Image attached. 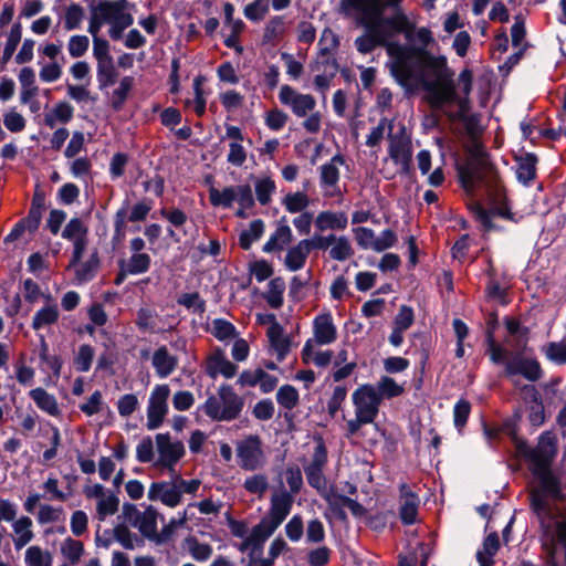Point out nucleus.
I'll list each match as a JSON object with an SVG mask.
<instances>
[{"label": "nucleus", "mask_w": 566, "mask_h": 566, "mask_svg": "<svg viewBox=\"0 0 566 566\" xmlns=\"http://www.w3.org/2000/svg\"><path fill=\"white\" fill-rule=\"evenodd\" d=\"M388 54L394 59L391 74L406 91L422 87L431 108L443 111L452 105L459 94L453 80V71L448 67L444 56H433L427 52L416 53L402 44H391Z\"/></svg>", "instance_id": "nucleus-1"}, {"label": "nucleus", "mask_w": 566, "mask_h": 566, "mask_svg": "<svg viewBox=\"0 0 566 566\" xmlns=\"http://www.w3.org/2000/svg\"><path fill=\"white\" fill-rule=\"evenodd\" d=\"M530 463L533 475L538 481L537 491L553 497H560V489L557 479L554 476L551 465L557 453V439L552 431H544L536 447L525 448L523 451Z\"/></svg>", "instance_id": "nucleus-2"}, {"label": "nucleus", "mask_w": 566, "mask_h": 566, "mask_svg": "<svg viewBox=\"0 0 566 566\" xmlns=\"http://www.w3.org/2000/svg\"><path fill=\"white\" fill-rule=\"evenodd\" d=\"M457 171L461 186L470 195L479 188L491 189L496 186L497 172L476 139H472L468 147V158L457 165Z\"/></svg>", "instance_id": "nucleus-3"}, {"label": "nucleus", "mask_w": 566, "mask_h": 566, "mask_svg": "<svg viewBox=\"0 0 566 566\" xmlns=\"http://www.w3.org/2000/svg\"><path fill=\"white\" fill-rule=\"evenodd\" d=\"M379 390L371 384L360 385L352 395L355 418L346 422V437H355L365 424L374 423L381 405Z\"/></svg>", "instance_id": "nucleus-4"}, {"label": "nucleus", "mask_w": 566, "mask_h": 566, "mask_svg": "<svg viewBox=\"0 0 566 566\" xmlns=\"http://www.w3.org/2000/svg\"><path fill=\"white\" fill-rule=\"evenodd\" d=\"M459 84L462 86L461 92L462 95H457L452 101V104L458 106V111H448L443 109L442 112L447 115V117L452 120H459L464 125L465 132L471 139H476L478 136L482 133V127L480 124V115L478 114H469L471 109V101L470 94L473 88V73L469 69H464L459 74Z\"/></svg>", "instance_id": "nucleus-5"}, {"label": "nucleus", "mask_w": 566, "mask_h": 566, "mask_svg": "<svg viewBox=\"0 0 566 566\" xmlns=\"http://www.w3.org/2000/svg\"><path fill=\"white\" fill-rule=\"evenodd\" d=\"M244 399L230 385H221L217 395L207 398L200 409L212 421H232L241 415Z\"/></svg>", "instance_id": "nucleus-6"}, {"label": "nucleus", "mask_w": 566, "mask_h": 566, "mask_svg": "<svg viewBox=\"0 0 566 566\" xmlns=\"http://www.w3.org/2000/svg\"><path fill=\"white\" fill-rule=\"evenodd\" d=\"M130 3L128 0H105L90 4V19L87 31H101L102 27L107 23H115L133 15L127 12Z\"/></svg>", "instance_id": "nucleus-7"}, {"label": "nucleus", "mask_w": 566, "mask_h": 566, "mask_svg": "<svg viewBox=\"0 0 566 566\" xmlns=\"http://www.w3.org/2000/svg\"><path fill=\"white\" fill-rule=\"evenodd\" d=\"M118 518H123L124 522L137 528L143 537L155 543L158 511L153 505L146 506L142 512L135 504L124 503Z\"/></svg>", "instance_id": "nucleus-8"}, {"label": "nucleus", "mask_w": 566, "mask_h": 566, "mask_svg": "<svg viewBox=\"0 0 566 566\" xmlns=\"http://www.w3.org/2000/svg\"><path fill=\"white\" fill-rule=\"evenodd\" d=\"M238 465L244 471L262 469L266 463L263 442L258 434H249L235 444Z\"/></svg>", "instance_id": "nucleus-9"}, {"label": "nucleus", "mask_w": 566, "mask_h": 566, "mask_svg": "<svg viewBox=\"0 0 566 566\" xmlns=\"http://www.w3.org/2000/svg\"><path fill=\"white\" fill-rule=\"evenodd\" d=\"M328 462L327 449L322 438L317 439L313 454L308 463L304 464V472L307 483L323 496L326 491L327 480L324 475V469Z\"/></svg>", "instance_id": "nucleus-10"}, {"label": "nucleus", "mask_w": 566, "mask_h": 566, "mask_svg": "<svg viewBox=\"0 0 566 566\" xmlns=\"http://www.w3.org/2000/svg\"><path fill=\"white\" fill-rule=\"evenodd\" d=\"M314 338L307 339L302 349V359L305 364L312 358L314 345H328L336 340L337 332L329 313L315 317L313 323Z\"/></svg>", "instance_id": "nucleus-11"}, {"label": "nucleus", "mask_w": 566, "mask_h": 566, "mask_svg": "<svg viewBox=\"0 0 566 566\" xmlns=\"http://www.w3.org/2000/svg\"><path fill=\"white\" fill-rule=\"evenodd\" d=\"M374 28L385 35L386 50L388 51L389 45L399 44L398 42H390L395 35L402 33L407 41L411 42L415 32V23H412L408 17L398 9L391 17H385L381 22L374 24Z\"/></svg>", "instance_id": "nucleus-12"}, {"label": "nucleus", "mask_w": 566, "mask_h": 566, "mask_svg": "<svg viewBox=\"0 0 566 566\" xmlns=\"http://www.w3.org/2000/svg\"><path fill=\"white\" fill-rule=\"evenodd\" d=\"M158 467L174 471L175 465L185 455L186 450L182 441L172 440L169 433H158L155 437Z\"/></svg>", "instance_id": "nucleus-13"}, {"label": "nucleus", "mask_w": 566, "mask_h": 566, "mask_svg": "<svg viewBox=\"0 0 566 566\" xmlns=\"http://www.w3.org/2000/svg\"><path fill=\"white\" fill-rule=\"evenodd\" d=\"M170 388L168 385H156L150 392L147 406V422L148 430L158 429L168 413V398Z\"/></svg>", "instance_id": "nucleus-14"}, {"label": "nucleus", "mask_w": 566, "mask_h": 566, "mask_svg": "<svg viewBox=\"0 0 566 566\" xmlns=\"http://www.w3.org/2000/svg\"><path fill=\"white\" fill-rule=\"evenodd\" d=\"M513 385L520 390L521 397L527 405V419L533 427H541L546 420L545 407L542 395L534 385H522L520 380H513Z\"/></svg>", "instance_id": "nucleus-15"}, {"label": "nucleus", "mask_w": 566, "mask_h": 566, "mask_svg": "<svg viewBox=\"0 0 566 566\" xmlns=\"http://www.w3.org/2000/svg\"><path fill=\"white\" fill-rule=\"evenodd\" d=\"M345 164V158L336 154L329 161L319 167V185L325 197L333 198L340 196L339 167Z\"/></svg>", "instance_id": "nucleus-16"}, {"label": "nucleus", "mask_w": 566, "mask_h": 566, "mask_svg": "<svg viewBox=\"0 0 566 566\" xmlns=\"http://www.w3.org/2000/svg\"><path fill=\"white\" fill-rule=\"evenodd\" d=\"M294 496L286 490L275 493L271 497V505L266 516L261 521L273 532L283 523L291 512Z\"/></svg>", "instance_id": "nucleus-17"}, {"label": "nucleus", "mask_w": 566, "mask_h": 566, "mask_svg": "<svg viewBox=\"0 0 566 566\" xmlns=\"http://www.w3.org/2000/svg\"><path fill=\"white\" fill-rule=\"evenodd\" d=\"M281 104L289 106L297 117H305L316 106L315 98L310 94H302L290 85H282L279 93Z\"/></svg>", "instance_id": "nucleus-18"}, {"label": "nucleus", "mask_w": 566, "mask_h": 566, "mask_svg": "<svg viewBox=\"0 0 566 566\" xmlns=\"http://www.w3.org/2000/svg\"><path fill=\"white\" fill-rule=\"evenodd\" d=\"M344 11L356 10L363 14L361 24L374 25L385 18V4L380 0H342Z\"/></svg>", "instance_id": "nucleus-19"}, {"label": "nucleus", "mask_w": 566, "mask_h": 566, "mask_svg": "<svg viewBox=\"0 0 566 566\" xmlns=\"http://www.w3.org/2000/svg\"><path fill=\"white\" fill-rule=\"evenodd\" d=\"M504 374L507 377L522 375L530 381H537L543 377V370L539 363L536 359L526 358L521 355H517L505 363Z\"/></svg>", "instance_id": "nucleus-20"}, {"label": "nucleus", "mask_w": 566, "mask_h": 566, "mask_svg": "<svg viewBox=\"0 0 566 566\" xmlns=\"http://www.w3.org/2000/svg\"><path fill=\"white\" fill-rule=\"evenodd\" d=\"M274 532L270 530L262 521H260L255 526L252 527L250 534H247L245 537H242L243 541L239 544L238 549L242 553L250 551L249 560L254 559L256 554H260L263 548V544L265 541L273 534Z\"/></svg>", "instance_id": "nucleus-21"}, {"label": "nucleus", "mask_w": 566, "mask_h": 566, "mask_svg": "<svg viewBox=\"0 0 566 566\" xmlns=\"http://www.w3.org/2000/svg\"><path fill=\"white\" fill-rule=\"evenodd\" d=\"M148 499L150 501H160L168 507H176L181 503V496L178 494L172 478L169 481L151 483L148 490Z\"/></svg>", "instance_id": "nucleus-22"}, {"label": "nucleus", "mask_w": 566, "mask_h": 566, "mask_svg": "<svg viewBox=\"0 0 566 566\" xmlns=\"http://www.w3.org/2000/svg\"><path fill=\"white\" fill-rule=\"evenodd\" d=\"M271 318L275 321V316L273 314L271 315ZM268 337L271 348L276 355V359L279 361H283L291 348V340L284 334L283 327L277 322H273L268 329Z\"/></svg>", "instance_id": "nucleus-23"}, {"label": "nucleus", "mask_w": 566, "mask_h": 566, "mask_svg": "<svg viewBox=\"0 0 566 566\" xmlns=\"http://www.w3.org/2000/svg\"><path fill=\"white\" fill-rule=\"evenodd\" d=\"M292 239L293 234L290 226L287 224L286 217H282L277 222L275 231L263 245V251L266 253L282 251L285 245L292 242Z\"/></svg>", "instance_id": "nucleus-24"}, {"label": "nucleus", "mask_w": 566, "mask_h": 566, "mask_svg": "<svg viewBox=\"0 0 566 566\" xmlns=\"http://www.w3.org/2000/svg\"><path fill=\"white\" fill-rule=\"evenodd\" d=\"M388 153L392 161L400 167L402 174L410 171L412 151L408 143L390 136Z\"/></svg>", "instance_id": "nucleus-25"}, {"label": "nucleus", "mask_w": 566, "mask_h": 566, "mask_svg": "<svg viewBox=\"0 0 566 566\" xmlns=\"http://www.w3.org/2000/svg\"><path fill=\"white\" fill-rule=\"evenodd\" d=\"M401 503L399 515L403 524L411 525L417 522L419 499L406 484L400 488Z\"/></svg>", "instance_id": "nucleus-26"}, {"label": "nucleus", "mask_w": 566, "mask_h": 566, "mask_svg": "<svg viewBox=\"0 0 566 566\" xmlns=\"http://www.w3.org/2000/svg\"><path fill=\"white\" fill-rule=\"evenodd\" d=\"M237 370V365L231 363L220 350L210 356L206 367V373L211 378H216L219 374L226 378H232Z\"/></svg>", "instance_id": "nucleus-27"}, {"label": "nucleus", "mask_w": 566, "mask_h": 566, "mask_svg": "<svg viewBox=\"0 0 566 566\" xmlns=\"http://www.w3.org/2000/svg\"><path fill=\"white\" fill-rule=\"evenodd\" d=\"M153 367L159 378L170 376L178 366V358L171 355L166 346L155 350L151 358Z\"/></svg>", "instance_id": "nucleus-28"}, {"label": "nucleus", "mask_w": 566, "mask_h": 566, "mask_svg": "<svg viewBox=\"0 0 566 566\" xmlns=\"http://www.w3.org/2000/svg\"><path fill=\"white\" fill-rule=\"evenodd\" d=\"M367 32L355 40V46L361 54L371 53L377 46H385V34L380 33L374 25L363 24Z\"/></svg>", "instance_id": "nucleus-29"}, {"label": "nucleus", "mask_w": 566, "mask_h": 566, "mask_svg": "<svg viewBox=\"0 0 566 566\" xmlns=\"http://www.w3.org/2000/svg\"><path fill=\"white\" fill-rule=\"evenodd\" d=\"M348 224L345 212L322 211L315 219V227L321 232L326 230H344Z\"/></svg>", "instance_id": "nucleus-30"}, {"label": "nucleus", "mask_w": 566, "mask_h": 566, "mask_svg": "<svg viewBox=\"0 0 566 566\" xmlns=\"http://www.w3.org/2000/svg\"><path fill=\"white\" fill-rule=\"evenodd\" d=\"M310 252L308 239L301 240L296 245L287 251L284 260L285 266L292 272L302 269Z\"/></svg>", "instance_id": "nucleus-31"}, {"label": "nucleus", "mask_w": 566, "mask_h": 566, "mask_svg": "<svg viewBox=\"0 0 566 566\" xmlns=\"http://www.w3.org/2000/svg\"><path fill=\"white\" fill-rule=\"evenodd\" d=\"M112 534L114 541L119 543L125 549H134L145 545L144 538L133 533L126 522L117 524L112 530Z\"/></svg>", "instance_id": "nucleus-32"}, {"label": "nucleus", "mask_w": 566, "mask_h": 566, "mask_svg": "<svg viewBox=\"0 0 566 566\" xmlns=\"http://www.w3.org/2000/svg\"><path fill=\"white\" fill-rule=\"evenodd\" d=\"M85 19V9L76 2H71L65 7L63 15L59 20L65 31L77 30L82 27Z\"/></svg>", "instance_id": "nucleus-33"}, {"label": "nucleus", "mask_w": 566, "mask_h": 566, "mask_svg": "<svg viewBox=\"0 0 566 566\" xmlns=\"http://www.w3.org/2000/svg\"><path fill=\"white\" fill-rule=\"evenodd\" d=\"M12 523V530L17 537L13 539L14 548L17 551L24 547L29 544L34 534L32 532V520L29 516H21L18 520H14Z\"/></svg>", "instance_id": "nucleus-34"}, {"label": "nucleus", "mask_w": 566, "mask_h": 566, "mask_svg": "<svg viewBox=\"0 0 566 566\" xmlns=\"http://www.w3.org/2000/svg\"><path fill=\"white\" fill-rule=\"evenodd\" d=\"M500 548V539L497 533L493 532L489 534L482 545V549L478 551L476 559L479 562V566H493L494 559L493 557L497 553Z\"/></svg>", "instance_id": "nucleus-35"}, {"label": "nucleus", "mask_w": 566, "mask_h": 566, "mask_svg": "<svg viewBox=\"0 0 566 566\" xmlns=\"http://www.w3.org/2000/svg\"><path fill=\"white\" fill-rule=\"evenodd\" d=\"M151 259L147 253H133L128 260L118 262L119 269H125L130 275L146 273L150 268Z\"/></svg>", "instance_id": "nucleus-36"}, {"label": "nucleus", "mask_w": 566, "mask_h": 566, "mask_svg": "<svg viewBox=\"0 0 566 566\" xmlns=\"http://www.w3.org/2000/svg\"><path fill=\"white\" fill-rule=\"evenodd\" d=\"M30 397L33 399L38 408L45 411L50 416H57L60 413L59 405L55 397L49 394L43 388L39 387L30 391Z\"/></svg>", "instance_id": "nucleus-37"}, {"label": "nucleus", "mask_w": 566, "mask_h": 566, "mask_svg": "<svg viewBox=\"0 0 566 566\" xmlns=\"http://www.w3.org/2000/svg\"><path fill=\"white\" fill-rule=\"evenodd\" d=\"M537 158L533 154H526L517 158L516 177L518 181L528 185L536 177Z\"/></svg>", "instance_id": "nucleus-38"}, {"label": "nucleus", "mask_w": 566, "mask_h": 566, "mask_svg": "<svg viewBox=\"0 0 566 566\" xmlns=\"http://www.w3.org/2000/svg\"><path fill=\"white\" fill-rule=\"evenodd\" d=\"M96 77L99 90H104L116 82L117 71L113 57L97 62Z\"/></svg>", "instance_id": "nucleus-39"}, {"label": "nucleus", "mask_w": 566, "mask_h": 566, "mask_svg": "<svg viewBox=\"0 0 566 566\" xmlns=\"http://www.w3.org/2000/svg\"><path fill=\"white\" fill-rule=\"evenodd\" d=\"M324 499L333 509L339 505L346 506L355 516H361L366 512L365 507L359 502L346 495L329 492L324 494Z\"/></svg>", "instance_id": "nucleus-40"}, {"label": "nucleus", "mask_w": 566, "mask_h": 566, "mask_svg": "<svg viewBox=\"0 0 566 566\" xmlns=\"http://www.w3.org/2000/svg\"><path fill=\"white\" fill-rule=\"evenodd\" d=\"M119 507V499L116 492L109 491L96 503V516L99 521H104L107 516L114 515Z\"/></svg>", "instance_id": "nucleus-41"}, {"label": "nucleus", "mask_w": 566, "mask_h": 566, "mask_svg": "<svg viewBox=\"0 0 566 566\" xmlns=\"http://www.w3.org/2000/svg\"><path fill=\"white\" fill-rule=\"evenodd\" d=\"M285 282L282 277H274L268 284V291L264 294L266 303L272 308H280L283 305V293Z\"/></svg>", "instance_id": "nucleus-42"}, {"label": "nucleus", "mask_w": 566, "mask_h": 566, "mask_svg": "<svg viewBox=\"0 0 566 566\" xmlns=\"http://www.w3.org/2000/svg\"><path fill=\"white\" fill-rule=\"evenodd\" d=\"M24 562L27 566H52L53 557L49 551L32 545L25 551Z\"/></svg>", "instance_id": "nucleus-43"}, {"label": "nucleus", "mask_w": 566, "mask_h": 566, "mask_svg": "<svg viewBox=\"0 0 566 566\" xmlns=\"http://www.w3.org/2000/svg\"><path fill=\"white\" fill-rule=\"evenodd\" d=\"M237 186H229L223 190H218L214 187L209 189V200L213 207L230 208L235 201Z\"/></svg>", "instance_id": "nucleus-44"}, {"label": "nucleus", "mask_w": 566, "mask_h": 566, "mask_svg": "<svg viewBox=\"0 0 566 566\" xmlns=\"http://www.w3.org/2000/svg\"><path fill=\"white\" fill-rule=\"evenodd\" d=\"M60 316L56 305H48L40 308L32 318V328L39 331L40 328L52 325L57 322Z\"/></svg>", "instance_id": "nucleus-45"}, {"label": "nucleus", "mask_w": 566, "mask_h": 566, "mask_svg": "<svg viewBox=\"0 0 566 566\" xmlns=\"http://www.w3.org/2000/svg\"><path fill=\"white\" fill-rule=\"evenodd\" d=\"M264 232V222L255 219L250 223L249 229L243 230L239 235V243L243 250H249L252 243L259 240Z\"/></svg>", "instance_id": "nucleus-46"}, {"label": "nucleus", "mask_w": 566, "mask_h": 566, "mask_svg": "<svg viewBox=\"0 0 566 566\" xmlns=\"http://www.w3.org/2000/svg\"><path fill=\"white\" fill-rule=\"evenodd\" d=\"M377 390H379L378 396L380 397V400L382 401L384 398L391 399L396 398L403 394L405 388L402 385H399L394 378L389 376H382L378 380L377 385L375 386Z\"/></svg>", "instance_id": "nucleus-47"}, {"label": "nucleus", "mask_w": 566, "mask_h": 566, "mask_svg": "<svg viewBox=\"0 0 566 566\" xmlns=\"http://www.w3.org/2000/svg\"><path fill=\"white\" fill-rule=\"evenodd\" d=\"M546 358L556 365H566V339L549 342L542 347Z\"/></svg>", "instance_id": "nucleus-48"}, {"label": "nucleus", "mask_w": 566, "mask_h": 566, "mask_svg": "<svg viewBox=\"0 0 566 566\" xmlns=\"http://www.w3.org/2000/svg\"><path fill=\"white\" fill-rule=\"evenodd\" d=\"M354 255V249L349 239L345 235L336 237L331 250L329 256L336 261H345Z\"/></svg>", "instance_id": "nucleus-49"}, {"label": "nucleus", "mask_w": 566, "mask_h": 566, "mask_svg": "<svg viewBox=\"0 0 566 566\" xmlns=\"http://www.w3.org/2000/svg\"><path fill=\"white\" fill-rule=\"evenodd\" d=\"M285 31V23L282 17H273L271 18L263 32V42L264 43H273L276 41L280 36L283 35Z\"/></svg>", "instance_id": "nucleus-50"}, {"label": "nucleus", "mask_w": 566, "mask_h": 566, "mask_svg": "<svg viewBox=\"0 0 566 566\" xmlns=\"http://www.w3.org/2000/svg\"><path fill=\"white\" fill-rule=\"evenodd\" d=\"M22 38V25L20 22L14 23L9 32L7 43L3 50L2 61L7 63L13 55L17 50L18 44L20 43Z\"/></svg>", "instance_id": "nucleus-51"}, {"label": "nucleus", "mask_w": 566, "mask_h": 566, "mask_svg": "<svg viewBox=\"0 0 566 566\" xmlns=\"http://www.w3.org/2000/svg\"><path fill=\"white\" fill-rule=\"evenodd\" d=\"M276 400L285 409H293L298 403V392L295 387L284 385L276 392Z\"/></svg>", "instance_id": "nucleus-52"}, {"label": "nucleus", "mask_w": 566, "mask_h": 566, "mask_svg": "<svg viewBox=\"0 0 566 566\" xmlns=\"http://www.w3.org/2000/svg\"><path fill=\"white\" fill-rule=\"evenodd\" d=\"M94 358V348L88 344H83L78 347V352L74 357V365L76 370L86 373L92 366Z\"/></svg>", "instance_id": "nucleus-53"}, {"label": "nucleus", "mask_w": 566, "mask_h": 566, "mask_svg": "<svg viewBox=\"0 0 566 566\" xmlns=\"http://www.w3.org/2000/svg\"><path fill=\"white\" fill-rule=\"evenodd\" d=\"M310 203L308 197L304 192L287 193L284 197L283 205L285 209L291 213L303 211Z\"/></svg>", "instance_id": "nucleus-54"}, {"label": "nucleus", "mask_w": 566, "mask_h": 566, "mask_svg": "<svg viewBox=\"0 0 566 566\" xmlns=\"http://www.w3.org/2000/svg\"><path fill=\"white\" fill-rule=\"evenodd\" d=\"M132 86L133 77L125 76L120 80L119 86L114 90L112 95V106L115 111H119L123 107Z\"/></svg>", "instance_id": "nucleus-55"}, {"label": "nucleus", "mask_w": 566, "mask_h": 566, "mask_svg": "<svg viewBox=\"0 0 566 566\" xmlns=\"http://www.w3.org/2000/svg\"><path fill=\"white\" fill-rule=\"evenodd\" d=\"M211 333L217 339L222 342L234 338L237 334L234 325L223 318L212 321Z\"/></svg>", "instance_id": "nucleus-56"}, {"label": "nucleus", "mask_w": 566, "mask_h": 566, "mask_svg": "<svg viewBox=\"0 0 566 566\" xmlns=\"http://www.w3.org/2000/svg\"><path fill=\"white\" fill-rule=\"evenodd\" d=\"M286 483L292 495L300 493L303 488L302 471L296 464H289L284 471Z\"/></svg>", "instance_id": "nucleus-57"}, {"label": "nucleus", "mask_w": 566, "mask_h": 566, "mask_svg": "<svg viewBox=\"0 0 566 566\" xmlns=\"http://www.w3.org/2000/svg\"><path fill=\"white\" fill-rule=\"evenodd\" d=\"M270 0H254L244 8V15L253 22H258L269 12Z\"/></svg>", "instance_id": "nucleus-58"}, {"label": "nucleus", "mask_w": 566, "mask_h": 566, "mask_svg": "<svg viewBox=\"0 0 566 566\" xmlns=\"http://www.w3.org/2000/svg\"><path fill=\"white\" fill-rule=\"evenodd\" d=\"M88 46V38L82 34L72 35L67 42V51L74 59L82 57L87 52Z\"/></svg>", "instance_id": "nucleus-59"}, {"label": "nucleus", "mask_w": 566, "mask_h": 566, "mask_svg": "<svg viewBox=\"0 0 566 566\" xmlns=\"http://www.w3.org/2000/svg\"><path fill=\"white\" fill-rule=\"evenodd\" d=\"M93 38V55L97 62L112 59L109 43L98 35L99 31H88Z\"/></svg>", "instance_id": "nucleus-60"}, {"label": "nucleus", "mask_w": 566, "mask_h": 566, "mask_svg": "<svg viewBox=\"0 0 566 566\" xmlns=\"http://www.w3.org/2000/svg\"><path fill=\"white\" fill-rule=\"evenodd\" d=\"M61 551L62 554L71 562V564L75 565L81 559V556L84 552V546L80 541L66 538L62 545Z\"/></svg>", "instance_id": "nucleus-61"}, {"label": "nucleus", "mask_w": 566, "mask_h": 566, "mask_svg": "<svg viewBox=\"0 0 566 566\" xmlns=\"http://www.w3.org/2000/svg\"><path fill=\"white\" fill-rule=\"evenodd\" d=\"M62 515V507H54L50 504H41L39 507L36 518L40 524H49L59 522Z\"/></svg>", "instance_id": "nucleus-62"}, {"label": "nucleus", "mask_w": 566, "mask_h": 566, "mask_svg": "<svg viewBox=\"0 0 566 566\" xmlns=\"http://www.w3.org/2000/svg\"><path fill=\"white\" fill-rule=\"evenodd\" d=\"M243 486L249 493L262 496L269 488V482L265 475L254 474L245 479Z\"/></svg>", "instance_id": "nucleus-63"}, {"label": "nucleus", "mask_w": 566, "mask_h": 566, "mask_svg": "<svg viewBox=\"0 0 566 566\" xmlns=\"http://www.w3.org/2000/svg\"><path fill=\"white\" fill-rule=\"evenodd\" d=\"M87 229L78 218H72L62 231V238L67 240L84 239Z\"/></svg>", "instance_id": "nucleus-64"}]
</instances>
